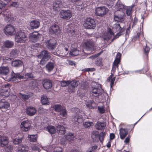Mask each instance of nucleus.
<instances>
[{
  "label": "nucleus",
  "mask_w": 152,
  "mask_h": 152,
  "mask_svg": "<svg viewBox=\"0 0 152 152\" xmlns=\"http://www.w3.org/2000/svg\"><path fill=\"white\" fill-rule=\"evenodd\" d=\"M94 43L91 40H87L84 44V48L87 51L90 52L88 53H86L84 51H82L81 55L83 56L82 58H84L86 57V55H88L91 53H93L94 51Z\"/></svg>",
  "instance_id": "1"
},
{
  "label": "nucleus",
  "mask_w": 152,
  "mask_h": 152,
  "mask_svg": "<svg viewBox=\"0 0 152 152\" xmlns=\"http://www.w3.org/2000/svg\"><path fill=\"white\" fill-rule=\"evenodd\" d=\"M51 57L50 53L46 50L42 51L38 56V58L42 59L40 61V64L42 66L44 65Z\"/></svg>",
  "instance_id": "2"
},
{
  "label": "nucleus",
  "mask_w": 152,
  "mask_h": 152,
  "mask_svg": "<svg viewBox=\"0 0 152 152\" xmlns=\"http://www.w3.org/2000/svg\"><path fill=\"white\" fill-rule=\"evenodd\" d=\"M91 92L93 96L97 97L102 94L103 90L101 85L98 84L95 87L92 88Z\"/></svg>",
  "instance_id": "3"
},
{
  "label": "nucleus",
  "mask_w": 152,
  "mask_h": 152,
  "mask_svg": "<svg viewBox=\"0 0 152 152\" xmlns=\"http://www.w3.org/2000/svg\"><path fill=\"white\" fill-rule=\"evenodd\" d=\"M27 39V35L22 31H18L16 34L15 41L18 42H24Z\"/></svg>",
  "instance_id": "4"
},
{
  "label": "nucleus",
  "mask_w": 152,
  "mask_h": 152,
  "mask_svg": "<svg viewBox=\"0 0 152 152\" xmlns=\"http://www.w3.org/2000/svg\"><path fill=\"white\" fill-rule=\"evenodd\" d=\"M108 11V9L105 6L98 7L95 10V13L96 15L102 17L106 15Z\"/></svg>",
  "instance_id": "5"
},
{
  "label": "nucleus",
  "mask_w": 152,
  "mask_h": 152,
  "mask_svg": "<svg viewBox=\"0 0 152 152\" xmlns=\"http://www.w3.org/2000/svg\"><path fill=\"white\" fill-rule=\"evenodd\" d=\"M75 112L76 113L75 116L74 117L72 121L76 125L82 123L83 121V117L79 114L80 113V109L78 108L75 109Z\"/></svg>",
  "instance_id": "6"
},
{
  "label": "nucleus",
  "mask_w": 152,
  "mask_h": 152,
  "mask_svg": "<svg viewBox=\"0 0 152 152\" xmlns=\"http://www.w3.org/2000/svg\"><path fill=\"white\" fill-rule=\"evenodd\" d=\"M83 25L86 29H94L96 27L94 20L90 18L87 19L85 21Z\"/></svg>",
  "instance_id": "7"
},
{
  "label": "nucleus",
  "mask_w": 152,
  "mask_h": 152,
  "mask_svg": "<svg viewBox=\"0 0 152 152\" xmlns=\"http://www.w3.org/2000/svg\"><path fill=\"white\" fill-rule=\"evenodd\" d=\"M113 29L114 30H115L116 31H120L114 36L112 41H113V40L119 37L120 35H121L123 34V33L125 30V29L124 28H121V27L120 24L118 23L114 24L113 26Z\"/></svg>",
  "instance_id": "8"
},
{
  "label": "nucleus",
  "mask_w": 152,
  "mask_h": 152,
  "mask_svg": "<svg viewBox=\"0 0 152 152\" xmlns=\"http://www.w3.org/2000/svg\"><path fill=\"white\" fill-rule=\"evenodd\" d=\"M10 85L8 84L3 85L1 90H0L1 95L5 97L8 96L10 95Z\"/></svg>",
  "instance_id": "9"
},
{
  "label": "nucleus",
  "mask_w": 152,
  "mask_h": 152,
  "mask_svg": "<svg viewBox=\"0 0 152 152\" xmlns=\"http://www.w3.org/2000/svg\"><path fill=\"white\" fill-rule=\"evenodd\" d=\"M14 45L13 41L9 40H7L3 42V45L1 47L2 51H4L7 50L9 48H12Z\"/></svg>",
  "instance_id": "10"
},
{
  "label": "nucleus",
  "mask_w": 152,
  "mask_h": 152,
  "mask_svg": "<svg viewBox=\"0 0 152 152\" xmlns=\"http://www.w3.org/2000/svg\"><path fill=\"white\" fill-rule=\"evenodd\" d=\"M68 47H66L65 46H62V48L59 51L52 52V53L55 55H59L60 54H61V56L64 57L66 56L68 54Z\"/></svg>",
  "instance_id": "11"
},
{
  "label": "nucleus",
  "mask_w": 152,
  "mask_h": 152,
  "mask_svg": "<svg viewBox=\"0 0 152 152\" xmlns=\"http://www.w3.org/2000/svg\"><path fill=\"white\" fill-rule=\"evenodd\" d=\"M60 16L61 18L64 19L68 20L72 17V12L69 10H62L60 11Z\"/></svg>",
  "instance_id": "12"
},
{
  "label": "nucleus",
  "mask_w": 152,
  "mask_h": 152,
  "mask_svg": "<svg viewBox=\"0 0 152 152\" xmlns=\"http://www.w3.org/2000/svg\"><path fill=\"white\" fill-rule=\"evenodd\" d=\"M14 27L12 25L9 24L7 25L4 28V32L6 35H12L14 34Z\"/></svg>",
  "instance_id": "13"
},
{
  "label": "nucleus",
  "mask_w": 152,
  "mask_h": 152,
  "mask_svg": "<svg viewBox=\"0 0 152 152\" xmlns=\"http://www.w3.org/2000/svg\"><path fill=\"white\" fill-rule=\"evenodd\" d=\"M1 13L7 22H10L12 20L13 17L8 10H6L2 12Z\"/></svg>",
  "instance_id": "14"
},
{
  "label": "nucleus",
  "mask_w": 152,
  "mask_h": 152,
  "mask_svg": "<svg viewBox=\"0 0 152 152\" xmlns=\"http://www.w3.org/2000/svg\"><path fill=\"white\" fill-rule=\"evenodd\" d=\"M29 85L32 89H34L35 92H39L40 91V89L37 80H33L31 81L29 83Z\"/></svg>",
  "instance_id": "15"
},
{
  "label": "nucleus",
  "mask_w": 152,
  "mask_h": 152,
  "mask_svg": "<svg viewBox=\"0 0 152 152\" xmlns=\"http://www.w3.org/2000/svg\"><path fill=\"white\" fill-rule=\"evenodd\" d=\"M70 82V86L69 87L68 91L71 93L74 92L75 91V88L77 87L79 82L76 80H73Z\"/></svg>",
  "instance_id": "16"
},
{
  "label": "nucleus",
  "mask_w": 152,
  "mask_h": 152,
  "mask_svg": "<svg viewBox=\"0 0 152 152\" xmlns=\"http://www.w3.org/2000/svg\"><path fill=\"white\" fill-rule=\"evenodd\" d=\"M49 32L51 34L57 35L60 33L61 31L58 25L55 24L49 28Z\"/></svg>",
  "instance_id": "17"
},
{
  "label": "nucleus",
  "mask_w": 152,
  "mask_h": 152,
  "mask_svg": "<svg viewBox=\"0 0 152 152\" xmlns=\"http://www.w3.org/2000/svg\"><path fill=\"white\" fill-rule=\"evenodd\" d=\"M24 76L22 75L19 73H13L12 74L11 77L10 78V81L17 82L18 79L20 80L23 79Z\"/></svg>",
  "instance_id": "18"
},
{
  "label": "nucleus",
  "mask_w": 152,
  "mask_h": 152,
  "mask_svg": "<svg viewBox=\"0 0 152 152\" xmlns=\"http://www.w3.org/2000/svg\"><path fill=\"white\" fill-rule=\"evenodd\" d=\"M30 124L28 121H24L21 122L20 127L22 130L26 132L30 129Z\"/></svg>",
  "instance_id": "19"
},
{
  "label": "nucleus",
  "mask_w": 152,
  "mask_h": 152,
  "mask_svg": "<svg viewBox=\"0 0 152 152\" xmlns=\"http://www.w3.org/2000/svg\"><path fill=\"white\" fill-rule=\"evenodd\" d=\"M41 36L39 34L38 32H33L31 34L29 35V39L33 42L38 41Z\"/></svg>",
  "instance_id": "20"
},
{
  "label": "nucleus",
  "mask_w": 152,
  "mask_h": 152,
  "mask_svg": "<svg viewBox=\"0 0 152 152\" xmlns=\"http://www.w3.org/2000/svg\"><path fill=\"white\" fill-rule=\"evenodd\" d=\"M121 54L120 53H117L116 58L113 62L112 71L115 72L116 69V67H118V65L120 61Z\"/></svg>",
  "instance_id": "21"
},
{
  "label": "nucleus",
  "mask_w": 152,
  "mask_h": 152,
  "mask_svg": "<svg viewBox=\"0 0 152 152\" xmlns=\"http://www.w3.org/2000/svg\"><path fill=\"white\" fill-rule=\"evenodd\" d=\"M56 43L52 40H49L46 43V46L50 50H53L56 47Z\"/></svg>",
  "instance_id": "22"
},
{
  "label": "nucleus",
  "mask_w": 152,
  "mask_h": 152,
  "mask_svg": "<svg viewBox=\"0 0 152 152\" xmlns=\"http://www.w3.org/2000/svg\"><path fill=\"white\" fill-rule=\"evenodd\" d=\"M37 112V110L33 107H30L27 108L26 113L27 115L32 116L35 114Z\"/></svg>",
  "instance_id": "23"
},
{
  "label": "nucleus",
  "mask_w": 152,
  "mask_h": 152,
  "mask_svg": "<svg viewBox=\"0 0 152 152\" xmlns=\"http://www.w3.org/2000/svg\"><path fill=\"white\" fill-rule=\"evenodd\" d=\"M8 143V138L0 135V147H3Z\"/></svg>",
  "instance_id": "24"
},
{
  "label": "nucleus",
  "mask_w": 152,
  "mask_h": 152,
  "mask_svg": "<svg viewBox=\"0 0 152 152\" xmlns=\"http://www.w3.org/2000/svg\"><path fill=\"white\" fill-rule=\"evenodd\" d=\"M10 106V104L7 102H0V109L3 111H5L8 109Z\"/></svg>",
  "instance_id": "25"
},
{
  "label": "nucleus",
  "mask_w": 152,
  "mask_h": 152,
  "mask_svg": "<svg viewBox=\"0 0 152 152\" xmlns=\"http://www.w3.org/2000/svg\"><path fill=\"white\" fill-rule=\"evenodd\" d=\"M9 72V68L7 66H1L0 67V74L2 75H6Z\"/></svg>",
  "instance_id": "26"
},
{
  "label": "nucleus",
  "mask_w": 152,
  "mask_h": 152,
  "mask_svg": "<svg viewBox=\"0 0 152 152\" xmlns=\"http://www.w3.org/2000/svg\"><path fill=\"white\" fill-rule=\"evenodd\" d=\"M44 88L46 89L50 88L52 86V83L50 80H44L42 83Z\"/></svg>",
  "instance_id": "27"
},
{
  "label": "nucleus",
  "mask_w": 152,
  "mask_h": 152,
  "mask_svg": "<svg viewBox=\"0 0 152 152\" xmlns=\"http://www.w3.org/2000/svg\"><path fill=\"white\" fill-rule=\"evenodd\" d=\"M106 124L104 122L98 121L95 125L96 129L98 130H102L105 129Z\"/></svg>",
  "instance_id": "28"
},
{
  "label": "nucleus",
  "mask_w": 152,
  "mask_h": 152,
  "mask_svg": "<svg viewBox=\"0 0 152 152\" xmlns=\"http://www.w3.org/2000/svg\"><path fill=\"white\" fill-rule=\"evenodd\" d=\"M119 131L120 137L122 140H123L128 134V130L126 129L121 128Z\"/></svg>",
  "instance_id": "29"
},
{
  "label": "nucleus",
  "mask_w": 152,
  "mask_h": 152,
  "mask_svg": "<svg viewBox=\"0 0 152 152\" xmlns=\"http://www.w3.org/2000/svg\"><path fill=\"white\" fill-rule=\"evenodd\" d=\"M55 64L53 62H49L46 64L45 68L46 70L48 72L52 71L54 68Z\"/></svg>",
  "instance_id": "30"
},
{
  "label": "nucleus",
  "mask_w": 152,
  "mask_h": 152,
  "mask_svg": "<svg viewBox=\"0 0 152 152\" xmlns=\"http://www.w3.org/2000/svg\"><path fill=\"white\" fill-rule=\"evenodd\" d=\"M62 5V3L61 0H56L53 2V9L56 10H58L59 8Z\"/></svg>",
  "instance_id": "31"
},
{
  "label": "nucleus",
  "mask_w": 152,
  "mask_h": 152,
  "mask_svg": "<svg viewBox=\"0 0 152 152\" xmlns=\"http://www.w3.org/2000/svg\"><path fill=\"white\" fill-rule=\"evenodd\" d=\"M94 136H95V137L96 136L98 137L99 136V140L100 142H102L105 136V133L103 132H102L100 133L99 135H98V134L97 133H93L91 135L92 137L94 138Z\"/></svg>",
  "instance_id": "32"
},
{
  "label": "nucleus",
  "mask_w": 152,
  "mask_h": 152,
  "mask_svg": "<svg viewBox=\"0 0 152 152\" xmlns=\"http://www.w3.org/2000/svg\"><path fill=\"white\" fill-rule=\"evenodd\" d=\"M75 137V134L69 132L67 133L65 136V138L69 141L73 140Z\"/></svg>",
  "instance_id": "33"
},
{
  "label": "nucleus",
  "mask_w": 152,
  "mask_h": 152,
  "mask_svg": "<svg viewBox=\"0 0 152 152\" xmlns=\"http://www.w3.org/2000/svg\"><path fill=\"white\" fill-rule=\"evenodd\" d=\"M30 26L32 29L37 28L39 26V22L37 20H33L30 23Z\"/></svg>",
  "instance_id": "34"
},
{
  "label": "nucleus",
  "mask_w": 152,
  "mask_h": 152,
  "mask_svg": "<svg viewBox=\"0 0 152 152\" xmlns=\"http://www.w3.org/2000/svg\"><path fill=\"white\" fill-rule=\"evenodd\" d=\"M23 64L22 61L19 60H16L13 61L12 63V66L15 67H18L21 66Z\"/></svg>",
  "instance_id": "35"
},
{
  "label": "nucleus",
  "mask_w": 152,
  "mask_h": 152,
  "mask_svg": "<svg viewBox=\"0 0 152 152\" xmlns=\"http://www.w3.org/2000/svg\"><path fill=\"white\" fill-rule=\"evenodd\" d=\"M46 130L47 131L51 134H54L55 133L56 129L54 126L51 125H49L47 127Z\"/></svg>",
  "instance_id": "36"
},
{
  "label": "nucleus",
  "mask_w": 152,
  "mask_h": 152,
  "mask_svg": "<svg viewBox=\"0 0 152 152\" xmlns=\"http://www.w3.org/2000/svg\"><path fill=\"white\" fill-rule=\"evenodd\" d=\"M57 130L58 131L59 134H64L65 133V128L60 125H58L57 126Z\"/></svg>",
  "instance_id": "37"
},
{
  "label": "nucleus",
  "mask_w": 152,
  "mask_h": 152,
  "mask_svg": "<svg viewBox=\"0 0 152 152\" xmlns=\"http://www.w3.org/2000/svg\"><path fill=\"white\" fill-rule=\"evenodd\" d=\"M134 5H132L129 7H126L125 9L126 10V14L127 16H130L131 15L132 12V9L134 7Z\"/></svg>",
  "instance_id": "38"
},
{
  "label": "nucleus",
  "mask_w": 152,
  "mask_h": 152,
  "mask_svg": "<svg viewBox=\"0 0 152 152\" xmlns=\"http://www.w3.org/2000/svg\"><path fill=\"white\" fill-rule=\"evenodd\" d=\"M28 147L26 145L20 146L18 148V152H28Z\"/></svg>",
  "instance_id": "39"
},
{
  "label": "nucleus",
  "mask_w": 152,
  "mask_h": 152,
  "mask_svg": "<svg viewBox=\"0 0 152 152\" xmlns=\"http://www.w3.org/2000/svg\"><path fill=\"white\" fill-rule=\"evenodd\" d=\"M79 53V51L76 48H74L72 49L70 52L69 54L72 56H77Z\"/></svg>",
  "instance_id": "40"
},
{
  "label": "nucleus",
  "mask_w": 152,
  "mask_h": 152,
  "mask_svg": "<svg viewBox=\"0 0 152 152\" xmlns=\"http://www.w3.org/2000/svg\"><path fill=\"white\" fill-rule=\"evenodd\" d=\"M60 115L61 116L64 118H66L67 117V112L65 108H63L60 112Z\"/></svg>",
  "instance_id": "41"
},
{
  "label": "nucleus",
  "mask_w": 152,
  "mask_h": 152,
  "mask_svg": "<svg viewBox=\"0 0 152 152\" xmlns=\"http://www.w3.org/2000/svg\"><path fill=\"white\" fill-rule=\"evenodd\" d=\"M41 102L42 104H48L49 103L48 98H47V96L45 95L41 97Z\"/></svg>",
  "instance_id": "42"
},
{
  "label": "nucleus",
  "mask_w": 152,
  "mask_h": 152,
  "mask_svg": "<svg viewBox=\"0 0 152 152\" xmlns=\"http://www.w3.org/2000/svg\"><path fill=\"white\" fill-rule=\"evenodd\" d=\"M37 136L36 134L29 135L28 136V140L31 142H35L37 140Z\"/></svg>",
  "instance_id": "43"
},
{
  "label": "nucleus",
  "mask_w": 152,
  "mask_h": 152,
  "mask_svg": "<svg viewBox=\"0 0 152 152\" xmlns=\"http://www.w3.org/2000/svg\"><path fill=\"white\" fill-rule=\"evenodd\" d=\"M115 78L114 77L113 74H112L109 77L108 80V81L110 82V86L111 87H112L113 85L114 82L115 80Z\"/></svg>",
  "instance_id": "44"
},
{
  "label": "nucleus",
  "mask_w": 152,
  "mask_h": 152,
  "mask_svg": "<svg viewBox=\"0 0 152 152\" xmlns=\"http://www.w3.org/2000/svg\"><path fill=\"white\" fill-rule=\"evenodd\" d=\"M95 64L98 66H103L102 58H97L95 62Z\"/></svg>",
  "instance_id": "45"
},
{
  "label": "nucleus",
  "mask_w": 152,
  "mask_h": 152,
  "mask_svg": "<svg viewBox=\"0 0 152 152\" xmlns=\"http://www.w3.org/2000/svg\"><path fill=\"white\" fill-rule=\"evenodd\" d=\"M67 32L68 35L69 36L76 35L77 34V31H75L73 29L71 28L68 29Z\"/></svg>",
  "instance_id": "46"
},
{
  "label": "nucleus",
  "mask_w": 152,
  "mask_h": 152,
  "mask_svg": "<svg viewBox=\"0 0 152 152\" xmlns=\"http://www.w3.org/2000/svg\"><path fill=\"white\" fill-rule=\"evenodd\" d=\"M93 125V123L89 121H86L83 123L84 126L86 128H89Z\"/></svg>",
  "instance_id": "47"
},
{
  "label": "nucleus",
  "mask_w": 152,
  "mask_h": 152,
  "mask_svg": "<svg viewBox=\"0 0 152 152\" xmlns=\"http://www.w3.org/2000/svg\"><path fill=\"white\" fill-rule=\"evenodd\" d=\"M109 34H110L112 35H113L114 33L112 31L111 29L110 28H108V34L107 35V36H104V40H109L110 38V35H109Z\"/></svg>",
  "instance_id": "48"
},
{
  "label": "nucleus",
  "mask_w": 152,
  "mask_h": 152,
  "mask_svg": "<svg viewBox=\"0 0 152 152\" xmlns=\"http://www.w3.org/2000/svg\"><path fill=\"white\" fill-rule=\"evenodd\" d=\"M54 108L56 111L59 112L64 108L60 105L56 104L54 106Z\"/></svg>",
  "instance_id": "49"
},
{
  "label": "nucleus",
  "mask_w": 152,
  "mask_h": 152,
  "mask_svg": "<svg viewBox=\"0 0 152 152\" xmlns=\"http://www.w3.org/2000/svg\"><path fill=\"white\" fill-rule=\"evenodd\" d=\"M114 19L115 21L118 22H121L124 20L123 17L122 16L115 15Z\"/></svg>",
  "instance_id": "50"
},
{
  "label": "nucleus",
  "mask_w": 152,
  "mask_h": 152,
  "mask_svg": "<svg viewBox=\"0 0 152 152\" xmlns=\"http://www.w3.org/2000/svg\"><path fill=\"white\" fill-rule=\"evenodd\" d=\"M22 137L16 138L13 140V143L15 144H18L21 143L22 141Z\"/></svg>",
  "instance_id": "51"
},
{
  "label": "nucleus",
  "mask_w": 152,
  "mask_h": 152,
  "mask_svg": "<svg viewBox=\"0 0 152 152\" xmlns=\"http://www.w3.org/2000/svg\"><path fill=\"white\" fill-rule=\"evenodd\" d=\"M70 83V82L69 80H63L61 82V84L62 86L65 87L68 86Z\"/></svg>",
  "instance_id": "52"
},
{
  "label": "nucleus",
  "mask_w": 152,
  "mask_h": 152,
  "mask_svg": "<svg viewBox=\"0 0 152 152\" xmlns=\"http://www.w3.org/2000/svg\"><path fill=\"white\" fill-rule=\"evenodd\" d=\"M18 54V51L16 50H13L10 53V55L12 57H16Z\"/></svg>",
  "instance_id": "53"
},
{
  "label": "nucleus",
  "mask_w": 152,
  "mask_h": 152,
  "mask_svg": "<svg viewBox=\"0 0 152 152\" xmlns=\"http://www.w3.org/2000/svg\"><path fill=\"white\" fill-rule=\"evenodd\" d=\"M20 96L24 100H27L30 97V96L28 95L23 94L21 93L20 94Z\"/></svg>",
  "instance_id": "54"
},
{
  "label": "nucleus",
  "mask_w": 152,
  "mask_h": 152,
  "mask_svg": "<svg viewBox=\"0 0 152 152\" xmlns=\"http://www.w3.org/2000/svg\"><path fill=\"white\" fill-rule=\"evenodd\" d=\"M33 77V75L31 73H27L25 75L24 78L28 79V78H31Z\"/></svg>",
  "instance_id": "55"
},
{
  "label": "nucleus",
  "mask_w": 152,
  "mask_h": 152,
  "mask_svg": "<svg viewBox=\"0 0 152 152\" xmlns=\"http://www.w3.org/2000/svg\"><path fill=\"white\" fill-rule=\"evenodd\" d=\"M90 102L89 104H86V106L90 107H94V104H95V102L93 101H90Z\"/></svg>",
  "instance_id": "56"
},
{
  "label": "nucleus",
  "mask_w": 152,
  "mask_h": 152,
  "mask_svg": "<svg viewBox=\"0 0 152 152\" xmlns=\"http://www.w3.org/2000/svg\"><path fill=\"white\" fill-rule=\"evenodd\" d=\"M98 110L99 113H103L105 112V110L104 108L102 106H98Z\"/></svg>",
  "instance_id": "57"
},
{
  "label": "nucleus",
  "mask_w": 152,
  "mask_h": 152,
  "mask_svg": "<svg viewBox=\"0 0 152 152\" xmlns=\"http://www.w3.org/2000/svg\"><path fill=\"white\" fill-rule=\"evenodd\" d=\"M118 8V9L120 11H121L123 9H125L126 7L124 6V5L121 4H118L117 5Z\"/></svg>",
  "instance_id": "58"
},
{
  "label": "nucleus",
  "mask_w": 152,
  "mask_h": 152,
  "mask_svg": "<svg viewBox=\"0 0 152 152\" xmlns=\"http://www.w3.org/2000/svg\"><path fill=\"white\" fill-rule=\"evenodd\" d=\"M12 150V147L11 145H9L5 148V150L8 152H11Z\"/></svg>",
  "instance_id": "59"
},
{
  "label": "nucleus",
  "mask_w": 152,
  "mask_h": 152,
  "mask_svg": "<svg viewBox=\"0 0 152 152\" xmlns=\"http://www.w3.org/2000/svg\"><path fill=\"white\" fill-rule=\"evenodd\" d=\"M101 54V52L97 54H95L94 55H92L91 56H90L89 58L91 59H94L97 57L98 56H99Z\"/></svg>",
  "instance_id": "60"
},
{
  "label": "nucleus",
  "mask_w": 152,
  "mask_h": 152,
  "mask_svg": "<svg viewBox=\"0 0 152 152\" xmlns=\"http://www.w3.org/2000/svg\"><path fill=\"white\" fill-rule=\"evenodd\" d=\"M31 148L33 151H37V152H39V148L37 146L33 145L32 146Z\"/></svg>",
  "instance_id": "61"
},
{
  "label": "nucleus",
  "mask_w": 152,
  "mask_h": 152,
  "mask_svg": "<svg viewBox=\"0 0 152 152\" xmlns=\"http://www.w3.org/2000/svg\"><path fill=\"white\" fill-rule=\"evenodd\" d=\"M81 88L84 90L86 89L88 87V85L86 83H83L81 85Z\"/></svg>",
  "instance_id": "62"
},
{
  "label": "nucleus",
  "mask_w": 152,
  "mask_h": 152,
  "mask_svg": "<svg viewBox=\"0 0 152 152\" xmlns=\"http://www.w3.org/2000/svg\"><path fill=\"white\" fill-rule=\"evenodd\" d=\"M149 50V48L148 47H147V45H146L145 48H144V50L145 53L146 55H148Z\"/></svg>",
  "instance_id": "63"
},
{
  "label": "nucleus",
  "mask_w": 152,
  "mask_h": 152,
  "mask_svg": "<svg viewBox=\"0 0 152 152\" xmlns=\"http://www.w3.org/2000/svg\"><path fill=\"white\" fill-rule=\"evenodd\" d=\"M130 137L129 136H128L125 139L124 142L126 144L129 143L130 140Z\"/></svg>",
  "instance_id": "64"
}]
</instances>
